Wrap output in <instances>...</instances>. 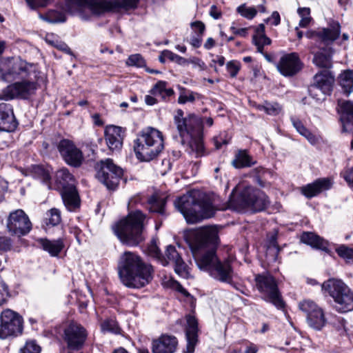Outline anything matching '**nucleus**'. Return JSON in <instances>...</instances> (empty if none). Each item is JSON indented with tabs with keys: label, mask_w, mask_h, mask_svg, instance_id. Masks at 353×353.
<instances>
[{
	"label": "nucleus",
	"mask_w": 353,
	"mask_h": 353,
	"mask_svg": "<svg viewBox=\"0 0 353 353\" xmlns=\"http://www.w3.org/2000/svg\"><path fill=\"white\" fill-rule=\"evenodd\" d=\"M190 239L199 268L219 281L232 284L233 270L230 262H221L216 254V230L212 226L202 227L192 232Z\"/></svg>",
	"instance_id": "1"
},
{
	"label": "nucleus",
	"mask_w": 353,
	"mask_h": 353,
	"mask_svg": "<svg viewBox=\"0 0 353 353\" xmlns=\"http://www.w3.org/2000/svg\"><path fill=\"white\" fill-rule=\"evenodd\" d=\"M40 72L37 67L20 58H5L0 60V80L14 82L1 90L0 98L5 101L14 99H28L39 88Z\"/></svg>",
	"instance_id": "2"
},
{
	"label": "nucleus",
	"mask_w": 353,
	"mask_h": 353,
	"mask_svg": "<svg viewBox=\"0 0 353 353\" xmlns=\"http://www.w3.org/2000/svg\"><path fill=\"white\" fill-rule=\"evenodd\" d=\"M153 269L134 252L126 251L120 256L118 273L121 283L128 288H141L152 279Z\"/></svg>",
	"instance_id": "3"
},
{
	"label": "nucleus",
	"mask_w": 353,
	"mask_h": 353,
	"mask_svg": "<svg viewBox=\"0 0 353 353\" xmlns=\"http://www.w3.org/2000/svg\"><path fill=\"white\" fill-rule=\"evenodd\" d=\"M174 122L182 139V143L188 141V153L196 158L205 155L201 119L193 114L184 117L183 111L179 109L174 117Z\"/></svg>",
	"instance_id": "4"
},
{
	"label": "nucleus",
	"mask_w": 353,
	"mask_h": 353,
	"mask_svg": "<svg viewBox=\"0 0 353 353\" xmlns=\"http://www.w3.org/2000/svg\"><path fill=\"white\" fill-rule=\"evenodd\" d=\"M195 192H189L177 198L175 208L183 214L188 223H196L209 219L215 214V208L207 199H201Z\"/></svg>",
	"instance_id": "5"
},
{
	"label": "nucleus",
	"mask_w": 353,
	"mask_h": 353,
	"mask_svg": "<svg viewBox=\"0 0 353 353\" xmlns=\"http://www.w3.org/2000/svg\"><path fill=\"white\" fill-rule=\"evenodd\" d=\"M139 0H64L65 9L71 13L88 9L93 14L100 15L121 9L135 8Z\"/></svg>",
	"instance_id": "6"
},
{
	"label": "nucleus",
	"mask_w": 353,
	"mask_h": 353,
	"mask_svg": "<svg viewBox=\"0 0 353 353\" xmlns=\"http://www.w3.org/2000/svg\"><path fill=\"white\" fill-rule=\"evenodd\" d=\"M164 148L163 134L159 130L148 127L143 129L134 141L136 157L141 161H150L156 158Z\"/></svg>",
	"instance_id": "7"
},
{
	"label": "nucleus",
	"mask_w": 353,
	"mask_h": 353,
	"mask_svg": "<svg viewBox=\"0 0 353 353\" xmlns=\"http://www.w3.org/2000/svg\"><path fill=\"white\" fill-rule=\"evenodd\" d=\"M144 214L140 210L130 212L116 224L114 232L120 241L128 246H137L144 240Z\"/></svg>",
	"instance_id": "8"
},
{
	"label": "nucleus",
	"mask_w": 353,
	"mask_h": 353,
	"mask_svg": "<svg viewBox=\"0 0 353 353\" xmlns=\"http://www.w3.org/2000/svg\"><path fill=\"white\" fill-rule=\"evenodd\" d=\"M230 203L232 208L239 212L245 210L258 212L263 210L269 203V201L264 192L247 186L239 193L234 190Z\"/></svg>",
	"instance_id": "9"
},
{
	"label": "nucleus",
	"mask_w": 353,
	"mask_h": 353,
	"mask_svg": "<svg viewBox=\"0 0 353 353\" xmlns=\"http://www.w3.org/2000/svg\"><path fill=\"white\" fill-rule=\"evenodd\" d=\"M322 290L333 299L338 312L345 313L353 310V292L341 280L328 279L322 284Z\"/></svg>",
	"instance_id": "10"
},
{
	"label": "nucleus",
	"mask_w": 353,
	"mask_h": 353,
	"mask_svg": "<svg viewBox=\"0 0 353 353\" xmlns=\"http://www.w3.org/2000/svg\"><path fill=\"white\" fill-rule=\"evenodd\" d=\"M55 188L61 195L68 210H74L79 205V198L75 187V180L67 168H61L55 174Z\"/></svg>",
	"instance_id": "11"
},
{
	"label": "nucleus",
	"mask_w": 353,
	"mask_h": 353,
	"mask_svg": "<svg viewBox=\"0 0 353 353\" xmlns=\"http://www.w3.org/2000/svg\"><path fill=\"white\" fill-rule=\"evenodd\" d=\"M255 281L257 289L265 301L272 303L279 310L284 308V301L272 276L269 274H258L255 277Z\"/></svg>",
	"instance_id": "12"
},
{
	"label": "nucleus",
	"mask_w": 353,
	"mask_h": 353,
	"mask_svg": "<svg viewBox=\"0 0 353 353\" xmlns=\"http://www.w3.org/2000/svg\"><path fill=\"white\" fill-rule=\"evenodd\" d=\"M96 177L107 189L114 190L123 176L121 168L115 165L110 159L101 161L97 164Z\"/></svg>",
	"instance_id": "13"
},
{
	"label": "nucleus",
	"mask_w": 353,
	"mask_h": 353,
	"mask_svg": "<svg viewBox=\"0 0 353 353\" xmlns=\"http://www.w3.org/2000/svg\"><path fill=\"white\" fill-rule=\"evenodd\" d=\"M22 318L16 312L6 309L0 315V339L17 336L22 332Z\"/></svg>",
	"instance_id": "14"
},
{
	"label": "nucleus",
	"mask_w": 353,
	"mask_h": 353,
	"mask_svg": "<svg viewBox=\"0 0 353 353\" xmlns=\"http://www.w3.org/2000/svg\"><path fill=\"white\" fill-rule=\"evenodd\" d=\"M6 228L11 235L19 237L26 236L32 230V223L26 214L21 209L11 212L6 220Z\"/></svg>",
	"instance_id": "15"
},
{
	"label": "nucleus",
	"mask_w": 353,
	"mask_h": 353,
	"mask_svg": "<svg viewBox=\"0 0 353 353\" xmlns=\"http://www.w3.org/2000/svg\"><path fill=\"white\" fill-rule=\"evenodd\" d=\"M64 335L68 348L74 350L81 349L87 338L85 328L77 323H71L65 329Z\"/></svg>",
	"instance_id": "16"
},
{
	"label": "nucleus",
	"mask_w": 353,
	"mask_h": 353,
	"mask_svg": "<svg viewBox=\"0 0 353 353\" xmlns=\"http://www.w3.org/2000/svg\"><path fill=\"white\" fill-rule=\"evenodd\" d=\"M58 150L64 161L70 165L79 167L83 161V155L72 141L68 139L61 140L58 145Z\"/></svg>",
	"instance_id": "17"
},
{
	"label": "nucleus",
	"mask_w": 353,
	"mask_h": 353,
	"mask_svg": "<svg viewBox=\"0 0 353 353\" xmlns=\"http://www.w3.org/2000/svg\"><path fill=\"white\" fill-rule=\"evenodd\" d=\"M340 34V25L338 22H332L327 28L319 29L318 30H310L305 33L308 39H314L316 41L327 44L336 40Z\"/></svg>",
	"instance_id": "18"
},
{
	"label": "nucleus",
	"mask_w": 353,
	"mask_h": 353,
	"mask_svg": "<svg viewBox=\"0 0 353 353\" xmlns=\"http://www.w3.org/2000/svg\"><path fill=\"white\" fill-rule=\"evenodd\" d=\"M163 256L167 259L168 264L170 263L173 264L176 274L184 279L190 277L188 267L174 245H168Z\"/></svg>",
	"instance_id": "19"
},
{
	"label": "nucleus",
	"mask_w": 353,
	"mask_h": 353,
	"mask_svg": "<svg viewBox=\"0 0 353 353\" xmlns=\"http://www.w3.org/2000/svg\"><path fill=\"white\" fill-rule=\"evenodd\" d=\"M278 70L285 77H291L301 69V63L296 53L292 52L283 56L278 65Z\"/></svg>",
	"instance_id": "20"
},
{
	"label": "nucleus",
	"mask_w": 353,
	"mask_h": 353,
	"mask_svg": "<svg viewBox=\"0 0 353 353\" xmlns=\"http://www.w3.org/2000/svg\"><path fill=\"white\" fill-rule=\"evenodd\" d=\"M185 337L187 345L184 352L192 353L198 343V321L190 314L186 316Z\"/></svg>",
	"instance_id": "21"
},
{
	"label": "nucleus",
	"mask_w": 353,
	"mask_h": 353,
	"mask_svg": "<svg viewBox=\"0 0 353 353\" xmlns=\"http://www.w3.org/2000/svg\"><path fill=\"white\" fill-rule=\"evenodd\" d=\"M334 82V78L329 71H322L314 76V82L311 85V91H320L322 93L330 94Z\"/></svg>",
	"instance_id": "22"
},
{
	"label": "nucleus",
	"mask_w": 353,
	"mask_h": 353,
	"mask_svg": "<svg viewBox=\"0 0 353 353\" xmlns=\"http://www.w3.org/2000/svg\"><path fill=\"white\" fill-rule=\"evenodd\" d=\"M178 341L174 336L163 334L152 341L153 353H174L177 347Z\"/></svg>",
	"instance_id": "23"
},
{
	"label": "nucleus",
	"mask_w": 353,
	"mask_h": 353,
	"mask_svg": "<svg viewBox=\"0 0 353 353\" xmlns=\"http://www.w3.org/2000/svg\"><path fill=\"white\" fill-rule=\"evenodd\" d=\"M105 138L108 147L112 151H118L122 148L123 134L121 127L110 125L105 128Z\"/></svg>",
	"instance_id": "24"
},
{
	"label": "nucleus",
	"mask_w": 353,
	"mask_h": 353,
	"mask_svg": "<svg viewBox=\"0 0 353 353\" xmlns=\"http://www.w3.org/2000/svg\"><path fill=\"white\" fill-rule=\"evenodd\" d=\"M337 110L340 114L343 130L345 132L351 130L352 127L353 128V102L339 100Z\"/></svg>",
	"instance_id": "25"
},
{
	"label": "nucleus",
	"mask_w": 353,
	"mask_h": 353,
	"mask_svg": "<svg viewBox=\"0 0 353 353\" xmlns=\"http://www.w3.org/2000/svg\"><path fill=\"white\" fill-rule=\"evenodd\" d=\"M332 183L327 178H322L316 180L301 188V192L307 198L315 196L320 192L327 190L332 187Z\"/></svg>",
	"instance_id": "26"
},
{
	"label": "nucleus",
	"mask_w": 353,
	"mask_h": 353,
	"mask_svg": "<svg viewBox=\"0 0 353 353\" xmlns=\"http://www.w3.org/2000/svg\"><path fill=\"white\" fill-rule=\"evenodd\" d=\"M17 127L13 112L6 103L0 104V131L10 132Z\"/></svg>",
	"instance_id": "27"
},
{
	"label": "nucleus",
	"mask_w": 353,
	"mask_h": 353,
	"mask_svg": "<svg viewBox=\"0 0 353 353\" xmlns=\"http://www.w3.org/2000/svg\"><path fill=\"white\" fill-rule=\"evenodd\" d=\"M255 33L253 35L252 41L256 46L257 51L263 54V47L271 44V39L265 34V26L261 23L254 28Z\"/></svg>",
	"instance_id": "28"
},
{
	"label": "nucleus",
	"mask_w": 353,
	"mask_h": 353,
	"mask_svg": "<svg viewBox=\"0 0 353 353\" xmlns=\"http://www.w3.org/2000/svg\"><path fill=\"white\" fill-rule=\"evenodd\" d=\"M38 243L52 256H57L64 248L63 241L61 238L54 241L40 239L38 240Z\"/></svg>",
	"instance_id": "29"
},
{
	"label": "nucleus",
	"mask_w": 353,
	"mask_h": 353,
	"mask_svg": "<svg viewBox=\"0 0 353 353\" xmlns=\"http://www.w3.org/2000/svg\"><path fill=\"white\" fill-rule=\"evenodd\" d=\"M256 163V161L248 154L245 150H239L235 154L232 161V165L238 169L251 167Z\"/></svg>",
	"instance_id": "30"
},
{
	"label": "nucleus",
	"mask_w": 353,
	"mask_h": 353,
	"mask_svg": "<svg viewBox=\"0 0 353 353\" xmlns=\"http://www.w3.org/2000/svg\"><path fill=\"white\" fill-rule=\"evenodd\" d=\"M301 241L303 243L309 245L317 249H325L327 245L326 241L321 239L319 236L313 232H303L301 236Z\"/></svg>",
	"instance_id": "31"
},
{
	"label": "nucleus",
	"mask_w": 353,
	"mask_h": 353,
	"mask_svg": "<svg viewBox=\"0 0 353 353\" xmlns=\"http://www.w3.org/2000/svg\"><path fill=\"white\" fill-rule=\"evenodd\" d=\"M149 93L153 96H159L162 99L165 100L174 94L172 88H167V82L159 81L149 91Z\"/></svg>",
	"instance_id": "32"
},
{
	"label": "nucleus",
	"mask_w": 353,
	"mask_h": 353,
	"mask_svg": "<svg viewBox=\"0 0 353 353\" xmlns=\"http://www.w3.org/2000/svg\"><path fill=\"white\" fill-rule=\"evenodd\" d=\"M339 81L345 94L349 95L353 92V71L343 72L339 77Z\"/></svg>",
	"instance_id": "33"
},
{
	"label": "nucleus",
	"mask_w": 353,
	"mask_h": 353,
	"mask_svg": "<svg viewBox=\"0 0 353 353\" xmlns=\"http://www.w3.org/2000/svg\"><path fill=\"white\" fill-rule=\"evenodd\" d=\"M308 325L314 330H320L325 325L326 320L323 310L321 309L316 312L310 314L307 317Z\"/></svg>",
	"instance_id": "34"
},
{
	"label": "nucleus",
	"mask_w": 353,
	"mask_h": 353,
	"mask_svg": "<svg viewBox=\"0 0 353 353\" xmlns=\"http://www.w3.org/2000/svg\"><path fill=\"white\" fill-rule=\"evenodd\" d=\"M32 174L34 178L39 179L43 183L46 184L48 189L52 188L50 175L48 170L40 165H34L32 167Z\"/></svg>",
	"instance_id": "35"
},
{
	"label": "nucleus",
	"mask_w": 353,
	"mask_h": 353,
	"mask_svg": "<svg viewBox=\"0 0 353 353\" xmlns=\"http://www.w3.org/2000/svg\"><path fill=\"white\" fill-rule=\"evenodd\" d=\"M148 253L150 256L155 258L162 265L166 266L168 265L167 259L161 254L159 248L157 241L152 239L148 247Z\"/></svg>",
	"instance_id": "36"
},
{
	"label": "nucleus",
	"mask_w": 353,
	"mask_h": 353,
	"mask_svg": "<svg viewBox=\"0 0 353 353\" xmlns=\"http://www.w3.org/2000/svg\"><path fill=\"white\" fill-rule=\"evenodd\" d=\"M267 173L271 174L270 172L261 166L256 167L250 171V175L255 178L256 182L261 188H268L270 186L269 182L263 179V176Z\"/></svg>",
	"instance_id": "37"
},
{
	"label": "nucleus",
	"mask_w": 353,
	"mask_h": 353,
	"mask_svg": "<svg viewBox=\"0 0 353 353\" xmlns=\"http://www.w3.org/2000/svg\"><path fill=\"white\" fill-rule=\"evenodd\" d=\"M165 202V198H159L157 196L153 195L150 198L148 201L150 211L152 212H157L161 214H163Z\"/></svg>",
	"instance_id": "38"
},
{
	"label": "nucleus",
	"mask_w": 353,
	"mask_h": 353,
	"mask_svg": "<svg viewBox=\"0 0 353 353\" xmlns=\"http://www.w3.org/2000/svg\"><path fill=\"white\" fill-rule=\"evenodd\" d=\"M313 62L319 68H329L332 65L330 56L323 52L315 53Z\"/></svg>",
	"instance_id": "39"
},
{
	"label": "nucleus",
	"mask_w": 353,
	"mask_h": 353,
	"mask_svg": "<svg viewBox=\"0 0 353 353\" xmlns=\"http://www.w3.org/2000/svg\"><path fill=\"white\" fill-rule=\"evenodd\" d=\"M335 250L347 263H353V247L349 248L345 245H340L336 248Z\"/></svg>",
	"instance_id": "40"
},
{
	"label": "nucleus",
	"mask_w": 353,
	"mask_h": 353,
	"mask_svg": "<svg viewBox=\"0 0 353 353\" xmlns=\"http://www.w3.org/2000/svg\"><path fill=\"white\" fill-rule=\"evenodd\" d=\"M299 307L305 313L306 317L321 309L314 301L310 300H303L301 301L299 304Z\"/></svg>",
	"instance_id": "41"
},
{
	"label": "nucleus",
	"mask_w": 353,
	"mask_h": 353,
	"mask_svg": "<svg viewBox=\"0 0 353 353\" xmlns=\"http://www.w3.org/2000/svg\"><path fill=\"white\" fill-rule=\"evenodd\" d=\"M299 307L305 313L306 317L321 309L314 301L310 300H303L301 301L299 304Z\"/></svg>",
	"instance_id": "42"
},
{
	"label": "nucleus",
	"mask_w": 353,
	"mask_h": 353,
	"mask_svg": "<svg viewBox=\"0 0 353 353\" xmlns=\"http://www.w3.org/2000/svg\"><path fill=\"white\" fill-rule=\"evenodd\" d=\"M297 12L301 17V20L299 23V27H307L312 21V17H310V9L309 8H299Z\"/></svg>",
	"instance_id": "43"
},
{
	"label": "nucleus",
	"mask_w": 353,
	"mask_h": 353,
	"mask_svg": "<svg viewBox=\"0 0 353 353\" xmlns=\"http://www.w3.org/2000/svg\"><path fill=\"white\" fill-rule=\"evenodd\" d=\"M279 250L280 249L276 242V235H272L268 241L267 248V256L269 254L271 255L272 259L273 261H276Z\"/></svg>",
	"instance_id": "44"
},
{
	"label": "nucleus",
	"mask_w": 353,
	"mask_h": 353,
	"mask_svg": "<svg viewBox=\"0 0 353 353\" xmlns=\"http://www.w3.org/2000/svg\"><path fill=\"white\" fill-rule=\"evenodd\" d=\"M236 10L242 17L248 19H252L257 13L254 7H248L245 3L239 6Z\"/></svg>",
	"instance_id": "45"
},
{
	"label": "nucleus",
	"mask_w": 353,
	"mask_h": 353,
	"mask_svg": "<svg viewBox=\"0 0 353 353\" xmlns=\"http://www.w3.org/2000/svg\"><path fill=\"white\" fill-rule=\"evenodd\" d=\"M46 224L52 226L57 225L61 222V212L56 208H52L47 212Z\"/></svg>",
	"instance_id": "46"
},
{
	"label": "nucleus",
	"mask_w": 353,
	"mask_h": 353,
	"mask_svg": "<svg viewBox=\"0 0 353 353\" xmlns=\"http://www.w3.org/2000/svg\"><path fill=\"white\" fill-rule=\"evenodd\" d=\"M127 65L143 68L145 65V61L140 54H134L129 56L125 62Z\"/></svg>",
	"instance_id": "47"
},
{
	"label": "nucleus",
	"mask_w": 353,
	"mask_h": 353,
	"mask_svg": "<svg viewBox=\"0 0 353 353\" xmlns=\"http://www.w3.org/2000/svg\"><path fill=\"white\" fill-rule=\"evenodd\" d=\"M46 19L50 23H61L65 21V15L59 11L50 10L48 12Z\"/></svg>",
	"instance_id": "48"
},
{
	"label": "nucleus",
	"mask_w": 353,
	"mask_h": 353,
	"mask_svg": "<svg viewBox=\"0 0 353 353\" xmlns=\"http://www.w3.org/2000/svg\"><path fill=\"white\" fill-rule=\"evenodd\" d=\"M101 330L103 332H112L117 334L119 332V327L117 323L113 319H108L101 323Z\"/></svg>",
	"instance_id": "49"
},
{
	"label": "nucleus",
	"mask_w": 353,
	"mask_h": 353,
	"mask_svg": "<svg viewBox=\"0 0 353 353\" xmlns=\"http://www.w3.org/2000/svg\"><path fill=\"white\" fill-rule=\"evenodd\" d=\"M163 55L167 59L176 62L179 65H185L188 63V59L170 51V50H164L163 52Z\"/></svg>",
	"instance_id": "50"
},
{
	"label": "nucleus",
	"mask_w": 353,
	"mask_h": 353,
	"mask_svg": "<svg viewBox=\"0 0 353 353\" xmlns=\"http://www.w3.org/2000/svg\"><path fill=\"white\" fill-rule=\"evenodd\" d=\"M41 347L35 341H27L23 347L20 350V353H40Z\"/></svg>",
	"instance_id": "51"
},
{
	"label": "nucleus",
	"mask_w": 353,
	"mask_h": 353,
	"mask_svg": "<svg viewBox=\"0 0 353 353\" xmlns=\"http://www.w3.org/2000/svg\"><path fill=\"white\" fill-rule=\"evenodd\" d=\"M261 110H264L270 115H277L281 112V107L276 103H266L262 106Z\"/></svg>",
	"instance_id": "52"
},
{
	"label": "nucleus",
	"mask_w": 353,
	"mask_h": 353,
	"mask_svg": "<svg viewBox=\"0 0 353 353\" xmlns=\"http://www.w3.org/2000/svg\"><path fill=\"white\" fill-rule=\"evenodd\" d=\"M9 296L10 292L8 286L0 276V305L5 303Z\"/></svg>",
	"instance_id": "53"
},
{
	"label": "nucleus",
	"mask_w": 353,
	"mask_h": 353,
	"mask_svg": "<svg viewBox=\"0 0 353 353\" xmlns=\"http://www.w3.org/2000/svg\"><path fill=\"white\" fill-rule=\"evenodd\" d=\"M226 68L230 77L234 78L237 75L240 70V63L235 61H230L227 63Z\"/></svg>",
	"instance_id": "54"
},
{
	"label": "nucleus",
	"mask_w": 353,
	"mask_h": 353,
	"mask_svg": "<svg viewBox=\"0 0 353 353\" xmlns=\"http://www.w3.org/2000/svg\"><path fill=\"white\" fill-rule=\"evenodd\" d=\"M230 138L225 132L220 134L218 137H214V142L216 149H220L223 145H227L230 141Z\"/></svg>",
	"instance_id": "55"
},
{
	"label": "nucleus",
	"mask_w": 353,
	"mask_h": 353,
	"mask_svg": "<svg viewBox=\"0 0 353 353\" xmlns=\"http://www.w3.org/2000/svg\"><path fill=\"white\" fill-rule=\"evenodd\" d=\"M291 121L293 126L301 135H303L308 130L299 119L292 117Z\"/></svg>",
	"instance_id": "56"
},
{
	"label": "nucleus",
	"mask_w": 353,
	"mask_h": 353,
	"mask_svg": "<svg viewBox=\"0 0 353 353\" xmlns=\"http://www.w3.org/2000/svg\"><path fill=\"white\" fill-rule=\"evenodd\" d=\"M168 286L177 290L178 292L185 294L188 295V292L182 287V285L173 279H170L168 281Z\"/></svg>",
	"instance_id": "57"
},
{
	"label": "nucleus",
	"mask_w": 353,
	"mask_h": 353,
	"mask_svg": "<svg viewBox=\"0 0 353 353\" xmlns=\"http://www.w3.org/2000/svg\"><path fill=\"white\" fill-rule=\"evenodd\" d=\"M192 63L194 68H198L200 70H205L207 69L206 64L198 57H192L188 59V63Z\"/></svg>",
	"instance_id": "58"
},
{
	"label": "nucleus",
	"mask_w": 353,
	"mask_h": 353,
	"mask_svg": "<svg viewBox=\"0 0 353 353\" xmlns=\"http://www.w3.org/2000/svg\"><path fill=\"white\" fill-rule=\"evenodd\" d=\"M28 5L32 9H36L38 7L46 6L50 0H26Z\"/></svg>",
	"instance_id": "59"
},
{
	"label": "nucleus",
	"mask_w": 353,
	"mask_h": 353,
	"mask_svg": "<svg viewBox=\"0 0 353 353\" xmlns=\"http://www.w3.org/2000/svg\"><path fill=\"white\" fill-rule=\"evenodd\" d=\"M12 245L11 239L7 236H0V250H8Z\"/></svg>",
	"instance_id": "60"
},
{
	"label": "nucleus",
	"mask_w": 353,
	"mask_h": 353,
	"mask_svg": "<svg viewBox=\"0 0 353 353\" xmlns=\"http://www.w3.org/2000/svg\"><path fill=\"white\" fill-rule=\"evenodd\" d=\"M191 27L198 34L199 36H202L205 30V25L201 21H194L191 23Z\"/></svg>",
	"instance_id": "61"
},
{
	"label": "nucleus",
	"mask_w": 353,
	"mask_h": 353,
	"mask_svg": "<svg viewBox=\"0 0 353 353\" xmlns=\"http://www.w3.org/2000/svg\"><path fill=\"white\" fill-rule=\"evenodd\" d=\"M195 99L194 94L192 92H190L188 94H180L178 99V102L179 103L183 104L188 101L192 102Z\"/></svg>",
	"instance_id": "62"
},
{
	"label": "nucleus",
	"mask_w": 353,
	"mask_h": 353,
	"mask_svg": "<svg viewBox=\"0 0 353 353\" xmlns=\"http://www.w3.org/2000/svg\"><path fill=\"white\" fill-rule=\"evenodd\" d=\"M343 178L349 185L353 188V168H351L345 172Z\"/></svg>",
	"instance_id": "63"
},
{
	"label": "nucleus",
	"mask_w": 353,
	"mask_h": 353,
	"mask_svg": "<svg viewBox=\"0 0 353 353\" xmlns=\"http://www.w3.org/2000/svg\"><path fill=\"white\" fill-rule=\"evenodd\" d=\"M162 169L161 173L162 175L165 174L172 168V163L169 159H164L161 163Z\"/></svg>",
	"instance_id": "64"
}]
</instances>
